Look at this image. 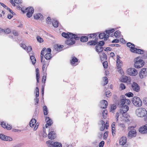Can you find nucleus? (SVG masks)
Segmentation results:
<instances>
[{"label": "nucleus", "instance_id": "f257e3e1", "mask_svg": "<svg viewBox=\"0 0 147 147\" xmlns=\"http://www.w3.org/2000/svg\"><path fill=\"white\" fill-rule=\"evenodd\" d=\"M134 66L135 68H139L142 67L144 65V62L142 59L141 57H138L136 58L134 60Z\"/></svg>", "mask_w": 147, "mask_h": 147}, {"label": "nucleus", "instance_id": "f03ea898", "mask_svg": "<svg viewBox=\"0 0 147 147\" xmlns=\"http://www.w3.org/2000/svg\"><path fill=\"white\" fill-rule=\"evenodd\" d=\"M61 35L62 36L66 38H70L71 39H74L75 40H80V36H78V35L72 33L68 32L66 33L63 32L62 33Z\"/></svg>", "mask_w": 147, "mask_h": 147}, {"label": "nucleus", "instance_id": "7ed1b4c3", "mask_svg": "<svg viewBox=\"0 0 147 147\" xmlns=\"http://www.w3.org/2000/svg\"><path fill=\"white\" fill-rule=\"evenodd\" d=\"M135 127L131 126L129 127L128 128V130H129L128 132L127 137L129 138H132L135 137L137 134L136 130L134 128Z\"/></svg>", "mask_w": 147, "mask_h": 147}, {"label": "nucleus", "instance_id": "20e7f679", "mask_svg": "<svg viewBox=\"0 0 147 147\" xmlns=\"http://www.w3.org/2000/svg\"><path fill=\"white\" fill-rule=\"evenodd\" d=\"M98 39V38H96L95 40H90L87 43V45L90 46L97 45H98V46L102 47L105 44V42L102 41L98 42L97 41Z\"/></svg>", "mask_w": 147, "mask_h": 147}, {"label": "nucleus", "instance_id": "39448f33", "mask_svg": "<svg viewBox=\"0 0 147 147\" xmlns=\"http://www.w3.org/2000/svg\"><path fill=\"white\" fill-rule=\"evenodd\" d=\"M137 115L140 117H143L147 114V111L145 109L140 108L136 111Z\"/></svg>", "mask_w": 147, "mask_h": 147}, {"label": "nucleus", "instance_id": "423d86ee", "mask_svg": "<svg viewBox=\"0 0 147 147\" xmlns=\"http://www.w3.org/2000/svg\"><path fill=\"white\" fill-rule=\"evenodd\" d=\"M132 102L133 104L136 106L140 107L142 105V101L138 97H134L132 99Z\"/></svg>", "mask_w": 147, "mask_h": 147}, {"label": "nucleus", "instance_id": "0eeeda50", "mask_svg": "<svg viewBox=\"0 0 147 147\" xmlns=\"http://www.w3.org/2000/svg\"><path fill=\"white\" fill-rule=\"evenodd\" d=\"M55 129H52V128L49 129L50 132L48 135V137L50 139L52 140L55 139L56 137L55 132L54 131Z\"/></svg>", "mask_w": 147, "mask_h": 147}, {"label": "nucleus", "instance_id": "6e6552de", "mask_svg": "<svg viewBox=\"0 0 147 147\" xmlns=\"http://www.w3.org/2000/svg\"><path fill=\"white\" fill-rule=\"evenodd\" d=\"M24 11H25V13L27 12L26 16L28 18H30L31 17L32 14L34 13V9L32 7H28L25 9H24Z\"/></svg>", "mask_w": 147, "mask_h": 147}, {"label": "nucleus", "instance_id": "1a4fd4ad", "mask_svg": "<svg viewBox=\"0 0 147 147\" xmlns=\"http://www.w3.org/2000/svg\"><path fill=\"white\" fill-rule=\"evenodd\" d=\"M139 132L142 134H147V124L140 127L138 129Z\"/></svg>", "mask_w": 147, "mask_h": 147}, {"label": "nucleus", "instance_id": "9d476101", "mask_svg": "<svg viewBox=\"0 0 147 147\" xmlns=\"http://www.w3.org/2000/svg\"><path fill=\"white\" fill-rule=\"evenodd\" d=\"M130 51L134 53L140 54H143L144 53V51L143 50L137 49L134 47H131V49H130Z\"/></svg>", "mask_w": 147, "mask_h": 147}, {"label": "nucleus", "instance_id": "9b49d317", "mask_svg": "<svg viewBox=\"0 0 147 147\" xmlns=\"http://www.w3.org/2000/svg\"><path fill=\"white\" fill-rule=\"evenodd\" d=\"M127 72L130 76H135L138 74L137 71L134 68L128 69L127 70Z\"/></svg>", "mask_w": 147, "mask_h": 147}, {"label": "nucleus", "instance_id": "f8f14e48", "mask_svg": "<svg viewBox=\"0 0 147 147\" xmlns=\"http://www.w3.org/2000/svg\"><path fill=\"white\" fill-rule=\"evenodd\" d=\"M139 75L141 78L145 77L147 75V69L143 68L140 72Z\"/></svg>", "mask_w": 147, "mask_h": 147}, {"label": "nucleus", "instance_id": "ddd939ff", "mask_svg": "<svg viewBox=\"0 0 147 147\" xmlns=\"http://www.w3.org/2000/svg\"><path fill=\"white\" fill-rule=\"evenodd\" d=\"M131 87L133 90L136 92H138L140 90V86L135 82H134L132 84Z\"/></svg>", "mask_w": 147, "mask_h": 147}, {"label": "nucleus", "instance_id": "4468645a", "mask_svg": "<svg viewBox=\"0 0 147 147\" xmlns=\"http://www.w3.org/2000/svg\"><path fill=\"white\" fill-rule=\"evenodd\" d=\"M120 58V57L118 55H117V60H116V63H117V68L118 69H119L121 68V66L122 65V61L120 60L119 58Z\"/></svg>", "mask_w": 147, "mask_h": 147}, {"label": "nucleus", "instance_id": "2eb2a0df", "mask_svg": "<svg viewBox=\"0 0 147 147\" xmlns=\"http://www.w3.org/2000/svg\"><path fill=\"white\" fill-rule=\"evenodd\" d=\"M45 120L47 123L45 125L46 128H47L49 126L51 125L53 123L52 120L49 117H46Z\"/></svg>", "mask_w": 147, "mask_h": 147}, {"label": "nucleus", "instance_id": "dca6fc26", "mask_svg": "<svg viewBox=\"0 0 147 147\" xmlns=\"http://www.w3.org/2000/svg\"><path fill=\"white\" fill-rule=\"evenodd\" d=\"M100 107L102 109H105L107 107L108 103L107 100H102L100 101Z\"/></svg>", "mask_w": 147, "mask_h": 147}, {"label": "nucleus", "instance_id": "f3484780", "mask_svg": "<svg viewBox=\"0 0 147 147\" xmlns=\"http://www.w3.org/2000/svg\"><path fill=\"white\" fill-rule=\"evenodd\" d=\"M1 125L3 127L6 128L7 130H10L12 128L11 125L7 124L6 125V123L4 122H1Z\"/></svg>", "mask_w": 147, "mask_h": 147}, {"label": "nucleus", "instance_id": "a211bd4d", "mask_svg": "<svg viewBox=\"0 0 147 147\" xmlns=\"http://www.w3.org/2000/svg\"><path fill=\"white\" fill-rule=\"evenodd\" d=\"M73 39L70 38V39L67 40L65 41V44L68 45H71L74 44L76 42Z\"/></svg>", "mask_w": 147, "mask_h": 147}, {"label": "nucleus", "instance_id": "6ab92c4d", "mask_svg": "<svg viewBox=\"0 0 147 147\" xmlns=\"http://www.w3.org/2000/svg\"><path fill=\"white\" fill-rule=\"evenodd\" d=\"M119 144L120 145H124L127 142V138L123 136L119 140Z\"/></svg>", "mask_w": 147, "mask_h": 147}, {"label": "nucleus", "instance_id": "aec40b11", "mask_svg": "<svg viewBox=\"0 0 147 147\" xmlns=\"http://www.w3.org/2000/svg\"><path fill=\"white\" fill-rule=\"evenodd\" d=\"M1 32H4L5 34H8L11 32V30L9 28H7L4 29L2 28H0V33Z\"/></svg>", "mask_w": 147, "mask_h": 147}, {"label": "nucleus", "instance_id": "412c9836", "mask_svg": "<svg viewBox=\"0 0 147 147\" xmlns=\"http://www.w3.org/2000/svg\"><path fill=\"white\" fill-rule=\"evenodd\" d=\"M129 109V107L127 105L122 106L120 109L121 112H127Z\"/></svg>", "mask_w": 147, "mask_h": 147}, {"label": "nucleus", "instance_id": "4be33fe9", "mask_svg": "<svg viewBox=\"0 0 147 147\" xmlns=\"http://www.w3.org/2000/svg\"><path fill=\"white\" fill-rule=\"evenodd\" d=\"M96 51L98 53L102 52L103 51V48L101 46L96 45L95 47Z\"/></svg>", "mask_w": 147, "mask_h": 147}, {"label": "nucleus", "instance_id": "5701e85b", "mask_svg": "<svg viewBox=\"0 0 147 147\" xmlns=\"http://www.w3.org/2000/svg\"><path fill=\"white\" fill-rule=\"evenodd\" d=\"M63 47V45H57L55 46V49L57 51H58L59 52L60 51L62 50V48Z\"/></svg>", "mask_w": 147, "mask_h": 147}, {"label": "nucleus", "instance_id": "b1692460", "mask_svg": "<svg viewBox=\"0 0 147 147\" xmlns=\"http://www.w3.org/2000/svg\"><path fill=\"white\" fill-rule=\"evenodd\" d=\"M36 79L37 81L36 85H37V83H39V78L40 77V74L39 73V70L38 68L36 69Z\"/></svg>", "mask_w": 147, "mask_h": 147}, {"label": "nucleus", "instance_id": "393cba45", "mask_svg": "<svg viewBox=\"0 0 147 147\" xmlns=\"http://www.w3.org/2000/svg\"><path fill=\"white\" fill-rule=\"evenodd\" d=\"M98 34V33H96L93 34H88V36H89L88 38L89 39H93L96 38L97 36V35Z\"/></svg>", "mask_w": 147, "mask_h": 147}, {"label": "nucleus", "instance_id": "a878e982", "mask_svg": "<svg viewBox=\"0 0 147 147\" xmlns=\"http://www.w3.org/2000/svg\"><path fill=\"white\" fill-rule=\"evenodd\" d=\"M80 37V41L82 42H86L88 41V36H82L81 37Z\"/></svg>", "mask_w": 147, "mask_h": 147}, {"label": "nucleus", "instance_id": "bb28decb", "mask_svg": "<svg viewBox=\"0 0 147 147\" xmlns=\"http://www.w3.org/2000/svg\"><path fill=\"white\" fill-rule=\"evenodd\" d=\"M36 122V120L35 119L32 118L29 123L30 126L31 127H33Z\"/></svg>", "mask_w": 147, "mask_h": 147}, {"label": "nucleus", "instance_id": "cd10ccee", "mask_svg": "<svg viewBox=\"0 0 147 147\" xmlns=\"http://www.w3.org/2000/svg\"><path fill=\"white\" fill-rule=\"evenodd\" d=\"M45 58L47 60H49L52 58L51 53H47L44 56Z\"/></svg>", "mask_w": 147, "mask_h": 147}, {"label": "nucleus", "instance_id": "c85d7f7f", "mask_svg": "<svg viewBox=\"0 0 147 147\" xmlns=\"http://www.w3.org/2000/svg\"><path fill=\"white\" fill-rule=\"evenodd\" d=\"M46 143L49 147H54V142H53L51 140L47 141L46 142Z\"/></svg>", "mask_w": 147, "mask_h": 147}, {"label": "nucleus", "instance_id": "c756f323", "mask_svg": "<svg viewBox=\"0 0 147 147\" xmlns=\"http://www.w3.org/2000/svg\"><path fill=\"white\" fill-rule=\"evenodd\" d=\"M43 17V16L41 13H39L34 14V19L36 20L38 19L39 18H42Z\"/></svg>", "mask_w": 147, "mask_h": 147}, {"label": "nucleus", "instance_id": "7c9ffc66", "mask_svg": "<svg viewBox=\"0 0 147 147\" xmlns=\"http://www.w3.org/2000/svg\"><path fill=\"white\" fill-rule=\"evenodd\" d=\"M78 59L75 57H72V59L71 60L70 63L72 65L74 64L75 63L78 62Z\"/></svg>", "mask_w": 147, "mask_h": 147}, {"label": "nucleus", "instance_id": "2f4dec72", "mask_svg": "<svg viewBox=\"0 0 147 147\" xmlns=\"http://www.w3.org/2000/svg\"><path fill=\"white\" fill-rule=\"evenodd\" d=\"M122 98L121 99L120 103L122 106L124 105L125 103V98L124 95H122Z\"/></svg>", "mask_w": 147, "mask_h": 147}, {"label": "nucleus", "instance_id": "473e14b6", "mask_svg": "<svg viewBox=\"0 0 147 147\" xmlns=\"http://www.w3.org/2000/svg\"><path fill=\"white\" fill-rule=\"evenodd\" d=\"M58 23L57 21L54 20L52 22V24L54 27L57 28L58 26Z\"/></svg>", "mask_w": 147, "mask_h": 147}, {"label": "nucleus", "instance_id": "72a5a7b5", "mask_svg": "<svg viewBox=\"0 0 147 147\" xmlns=\"http://www.w3.org/2000/svg\"><path fill=\"white\" fill-rule=\"evenodd\" d=\"M54 147H62V145L61 143L58 142H54Z\"/></svg>", "mask_w": 147, "mask_h": 147}, {"label": "nucleus", "instance_id": "f704fd0d", "mask_svg": "<svg viewBox=\"0 0 147 147\" xmlns=\"http://www.w3.org/2000/svg\"><path fill=\"white\" fill-rule=\"evenodd\" d=\"M30 59L31 60L33 65H34L36 62V59L34 56L32 55L30 56Z\"/></svg>", "mask_w": 147, "mask_h": 147}, {"label": "nucleus", "instance_id": "c9c22d12", "mask_svg": "<svg viewBox=\"0 0 147 147\" xmlns=\"http://www.w3.org/2000/svg\"><path fill=\"white\" fill-rule=\"evenodd\" d=\"M107 36L105 32L100 33L99 35V37L100 39H103L105 36Z\"/></svg>", "mask_w": 147, "mask_h": 147}, {"label": "nucleus", "instance_id": "e433bc0d", "mask_svg": "<svg viewBox=\"0 0 147 147\" xmlns=\"http://www.w3.org/2000/svg\"><path fill=\"white\" fill-rule=\"evenodd\" d=\"M44 114L45 115H47L48 114V112L47 107L46 106H44L43 107Z\"/></svg>", "mask_w": 147, "mask_h": 147}, {"label": "nucleus", "instance_id": "4c0bfd02", "mask_svg": "<svg viewBox=\"0 0 147 147\" xmlns=\"http://www.w3.org/2000/svg\"><path fill=\"white\" fill-rule=\"evenodd\" d=\"M100 57L101 58V59L102 60V58L106 60L107 59V57L106 55L104 53H102V55H100Z\"/></svg>", "mask_w": 147, "mask_h": 147}, {"label": "nucleus", "instance_id": "58836bf2", "mask_svg": "<svg viewBox=\"0 0 147 147\" xmlns=\"http://www.w3.org/2000/svg\"><path fill=\"white\" fill-rule=\"evenodd\" d=\"M121 32L119 30L115 31L114 34V36L116 38H118Z\"/></svg>", "mask_w": 147, "mask_h": 147}, {"label": "nucleus", "instance_id": "ea45409f", "mask_svg": "<svg viewBox=\"0 0 147 147\" xmlns=\"http://www.w3.org/2000/svg\"><path fill=\"white\" fill-rule=\"evenodd\" d=\"M118 126L121 128V129L123 130L125 129V124L123 123H119L118 125Z\"/></svg>", "mask_w": 147, "mask_h": 147}, {"label": "nucleus", "instance_id": "a19ab883", "mask_svg": "<svg viewBox=\"0 0 147 147\" xmlns=\"http://www.w3.org/2000/svg\"><path fill=\"white\" fill-rule=\"evenodd\" d=\"M127 45L128 47L130 48V49H131V47H135V45L134 44H132L130 42L127 43Z\"/></svg>", "mask_w": 147, "mask_h": 147}, {"label": "nucleus", "instance_id": "79ce46f5", "mask_svg": "<svg viewBox=\"0 0 147 147\" xmlns=\"http://www.w3.org/2000/svg\"><path fill=\"white\" fill-rule=\"evenodd\" d=\"M46 75L47 74H44V75L42 77V82L44 83V84H45L46 79Z\"/></svg>", "mask_w": 147, "mask_h": 147}, {"label": "nucleus", "instance_id": "37998d69", "mask_svg": "<svg viewBox=\"0 0 147 147\" xmlns=\"http://www.w3.org/2000/svg\"><path fill=\"white\" fill-rule=\"evenodd\" d=\"M7 136H5V135L2 134H0V139L3 140H6V138Z\"/></svg>", "mask_w": 147, "mask_h": 147}, {"label": "nucleus", "instance_id": "c03bdc74", "mask_svg": "<svg viewBox=\"0 0 147 147\" xmlns=\"http://www.w3.org/2000/svg\"><path fill=\"white\" fill-rule=\"evenodd\" d=\"M36 38L37 41L40 43L42 42L43 41V39L39 36H37Z\"/></svg>", "mask_w": 147, "mask_h": 147}, {"label": "nucleus", "instance_id": "a18cd8bd", "mask_svg": "<svg viewBox=\"0 0 147 147\" xmlns=\"http://www.w3.org/2000/svg\"><path fill=\"white\" fill-rule=\"evenodd\" d=\"M16 7L17 9H18L21 10L22 12H23L24 13H25V11H24V9H23V8H21V7L19 5H17L16 6Z\"/></svg>", "mask_w": 147, "mask_h": 147}, {"label": "nucleus", "instance_id": "49530a36", "mask_svg": "<svg viewBox=\"0 0 147 147\" xmlns=\"http://www.w3.org/2000/svg\"><path fill=\"white\" fill-rule=\"evenodd\" d=\"M125 95L129 97H130L133 96L134 94L132 92H129L128 93H126Z\"/></svg>", "mask_w": 147, "mask_h": 147}, {"label": "nucleus", "instance_id": "de8ad7c7", "mask_svg": "<svg viewBox=\"0 0 147 147\" xmlns=\"http://www.w3.org/2000/svg\"><path fill=\"white\" fill-rule=\"evenodd\" d=\"M102 64L103 67L105 68L106 69L107 68L108 65L107 62V61H105L104 62L102 63Z\"/></svg>", "mask_w": 147, "mask_h": 147}, {"label": "nucleus", "instance_id": "09e8293b", "mask_svg": "<svg viewBox=\"0 0 147 147\" xmlns=\"http://www.w3.org/2000/svg\"><path fill=\"white\" fill-rule=\"evenodd\" d=\"M114 31V28H112L109 30H106L105 31V32L107 33L108 34H109L113 32Z\"/></svg>", "mask_w": 147, "mask_h": 147}, {"label": "nucleus", "instance_id": "8fccbe9b", "mask_svg": "<svg viewBox=\"0 0 147 147\" xmlns=\"http://www.w3.org/2000/svg\"><path fill=\"white\" fill-rule=\"evenodd\" d=\"M45 50H46V48L45 47L43 48L41 52V55H42L43 56L44 55V54H45V53L46 52Z\"/></svg>", "mask_w": 147, "mask_h": 147}, {"label": "nucleus", "instance_id": "3c124183", "mask_svg": "<svg viewBox=\"0 0 147 147\" xmlns=\"http://www.w3.org/2000/svg\"><path fill=\"white\" fill-rule=\"evenodd\" d=\"M126 113L127 112H121V113H122L123 117L126 118H127L128 115V114H127Z\"/></svg>", "mask_w": 147, "mask_h": 147}, {"label": "nucleus", "instance_id": "603ef678", "mask_svg": "<svg viewBox=\"0 0 147 147\" xmlns=\"http://www.w3.org/2000/svg\"><path fill=\"white\" fill-rule=\"evenodd\" d=\"M116 108V106L115 105L113 104L111 106V111L113 110H114Z\"/></svg>", "mask_w": 147, "mask_h": 147}, {"label": "nucleus", "instance_id": "864d4df0", "mask_svg": "<svg viewBox=\"0 0 147 147\" xmlns=\"http://www.w3.org/2000/svg\"><path fill=\"white\" fill-rule=\"evenodd\" d=\"M120 88H121V90H123L126 87L125 85L123 83H121L120 84Z\"/></svg>", "mask_w": 147, "mask_h": 147}, {"label": "nucleus", "instance_id": "5fc2aeb1", "mask_svg": "<svg viewBox=\"0 0 147 147\" xmlns=\"http://www.w3.org/2000/svg\"><path fill=\"white\" fill-rule=\"evenodd\" d=\"M47 23L48 24H50L51 23V20L49 17H48L46 19Z\"/></svg>", "mask_w": 147, "mask_h": 147}, {"label": "nucleus", "instance_id": "6e6d98bb", "mask_svg": "<svg viewBox=\"0 0 147 147\" xmlns=\"http://www.w3.org/2000/svg\"><path fill=\"white\" fill-rule=\"evenodd\" d=\"M45 65L44 64V65H43L42 67V71H44V73H46L47 69V66H45Z\"/></svg>", "mask_w": 147, "mask_h": 147}, {"label": "nucleus", "instance_id": "4d7b16f0", "mask_svg": "<svg viewBox=\"0 0 147 147\" xmlns=\"http://www.w3.org/2000/svg\"><path fill=\"white\" fill-rule=\"evenodd\" d=\"M107 111L106 110H104L102 111V116L104 118H105V117H106V116L107 115Z\"/></svg>", "mask_w": 147, "mask_h": 147}, {"label": "nucleus", "instance_id": "13d9d810", "mask_svg": "<svg viewBox=\"0 0 147 147\" xmlns=\"http://www.w3.org/2000/svg\"><path fill=\"white\" fill-rule=\"evenodd\" d=\"M109 46L111 47H120V45L119 44H110L109 45Z\"/></svg>", "mask_w": 147, "mask_h": 147}, {"label": "nucleus", "instance_id": "bf43d9fd", "mask_svg": "<svg viewBox=\"0 0 147 147\" xmlns=\"http://www.w3.org/2000/svg\"><path fill=\"white\" fill-rule=\"evenodd\" d=\"M6 140L5 141H12V139L10 137L8 136H6Z\"/></svg>", "mask_w": 147, "mask_h": 147}, {"label": "nucleus", "instance_id": "052dcab7", "mask_svg": "<svg viewBox=\"0 0 147 147\" xmlns=\"http://www.w3.org/2000/svg\"><path fill=\"white\" fill-rule=\"evenodd\" d=\"M127 81V76L123 78L122 79L121 81L123 82H126Z\"/></svg>", "mask_w": 147, "mask_h": 147}, {"label": "nucleus", "instance_id": "680f3d73", "mask_svg": "<svg viewBox=\"0 0 147 147\" xmlns=\"http://www.w3.org/2000/svg\"><path fill=\"white\" fill-rule=\"evenodd\" d=\"M28 52H30L32 50V48L31 46L26 47V50Z\"/></svg>", "mask_w": 147, "mask_h": 147}, {"label": "nucleus", "instance_id": "e2e57ef3", "mask_svg": "<svg viewBox=\"0 0 147 147\" xmlns=\"http://www.w3.org/2000/svg\"><path fill=\"white\" fill-rule=\"evenodd\" d=\"M104 80L105 82L104 83V85H106L108 83V78L106 77H104Z\"/></svg>", "mask_w": 147, "mask_h": 147}, {"label": "nucleus", "instance_id": "0e129e2a", "mask_svg": "<svg viewBox=\"0 0 147 147\" xmlns=\"http://www.w3.org/2000/svg\"><path fill=\"white\" fill-rule=\"evenodd\" d=\"M111 92L109 91H107L105 93V95L107 97H109V96H111Z\"/></svg>", "mask_w": 147, "mask_h": 147}, {"label": "nucleus", "instance_id": "69168bd1", "mask_svg": "<svg viewBox=\"0 0 147 147\" xmlns=\"http://www.w3.org/2000/svg\"><path fill=\"white\" fill-rule=\"evenodd\" d=\"M14 1L17 4H20L22 3L21 0H14Z\"/></svg>", "mask_w": 147, "mask_h": 147}, {"label": "nucleus", "instance_id": "338daca9", "mask_svg": "<svg viewBox=\"0 0 147 147\" xmlns=\"http://www.w3.org/2000/svg\"><path fill=\"white\" fill-rule=\"evenodd\" d=\"M43 65H45V66H47L49 65V62L48 61H45L44 60L43 61Z\"/></svg>", "mask_w": 147, "mask_h": 147}, {"label": "nucleus", "instance_id": "774afa93", "mask_svg": "<svg viewBox=\"0 0 147 147\" xmlns=\"http://www.w3.org/2000/svg\"><path fill=\"white\" fill-rule=\"evenodd\" d=\"M104 144V141H102L100 142L99 144V147H103Z\"/></svg>", "mask_w": 147, "mask_h": 147}]
</instances>
